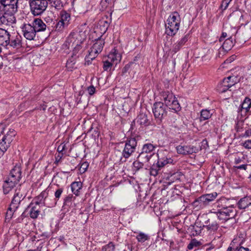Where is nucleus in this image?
<instances>
[{
    "label": "nucleus",
    "mask_w": 251,
    "mask_h": 251,
    "mask_svg": "<svg viewBox=\"0 0 251 251\" xmlns=\"http://www.w3.org/2000/svg\"><path fill=\"white\" fill-rule=\"evenodd\" d=\"M180 17L178 12H174L170 15L165 24L166 33L171 36L175 35L179 28Z\"/></svg>",
    "instance_id": "f257e3e1"
},
{
    "label": "nucleus",
    "mask_w": 251,
    "mask_h": 251,
    "mask_svg": "<svg viewBox=\"0 0 251 251\" xmlns=\"http://www.w3.org/2000/svg\"><path fill=\"white\" fill-rule=\"evenodd\" d=\"M85 38L82 36L81 34L71 33L63 44L62 49L65 50H69L71 47L87 45V44L85 43Z\"/></svg>",
    "instance_id": "f03ea898"
},
{
    "label": "nucleus",
    "mask_w": 251,
    "mask_h": 251,
    "mask_svg": "<svg viewBox=\"0 0 251 251\" xmlns=\"http://www.w3.org/2000/svg\"><path fill=\"white\" fill-rule=\"evenodd\" d=\"M161 99L163 100L166 106L170 109L179 111L181 109L179 103L173 93L168 91H164L160 93Z\"/></svg>",
    "instance_id": "7ed1b4c3"
},
{
    "label": "nucleus",
    "mask_w": 251,
    "mask_h": 251,
    "mask_svg": "<svg viewBox=\"0 0 251 251\" xmlns=\"http://www.w3.org/2000/svg\"><path fill=\"white\" fill-rule=\"evenodd\" d=\"M137 138H138V136L130 138L126 140L124 149L122 152L123 157L121 158V161L126 162V159L128 158L135 152L137 145Z\"/></svg>",
    "instance_id": "20e7f679"
},
{
    "label": "nucleus",
    "mask_w": 251,
    "mask_h": 251,
    "mask_svg": "<svg viewBox=\"0 0 251 251\" xmlns=\"http://www.w3.org/2000/svg\"><path fill=\"white\" fill-rule=\"evenodd\" d=\"M29 4L31 13L34 16L43 14L48 6L47 0H29Z\"/></svg>",
    "instance_id": "39448f33"
},
{
    "label": "nucleus",
    "mask_w": 251,
    "mask_h": 251,
    "mask_svg": "<svg viewBox=\"0 0 251 251\" xmlns=\"http://www.w3.org/2000/svg\"><path fill=\"white\" fill-rule=\"evenodd\" d=\"M104 43V40L101 38H99L95 40V43L90 48V50H89V54L85 58L88 64L89 63L90 60H93L101 52Z\"/></svg>",
    "instance_id": "423d86ee"
},
{
    "label": "nucleus",
    "mask_w": 251,
    "mask_h": 251,
    "mask_svg": "<svg viewBox=\"0 0 251 251\" xmlns=\"http://www.w3.org/2000/svg\"><path fill=\"white\" fill-rule=\"evenodd\" d=\"M216 192L211 194L203 195L197 199L193 202V205L198 208H201L207 205L211 201H214L217 197Z\"/></svg>",
    "instance_id": "0eeeda50"
},
{
    "label": "nucleus",
    "mask_w": 251,
    "mask_h": 251,
    "mask_svg": "<svg viewBox=\"0 0 251 251\" xmlns=\"http://www.w3.org/2000/svg\"><path fill=\"white\" fill-rule=\"evenodd\" d=\"M19 0H1V5L3 7L5 14L13 15L18 11Z\"/></svg>",
    "instance_id": "6e6552de"
},
{
    "label": "nucleus",
    "mask_w": 251,
    "mask_h": 251,
    "mask_svg": "<svg viewBox=\"0 0 251 251\" xmlns=\"http://www.w3.org/2000/svg\"><path fill=\"white\" fill-rule=\"evenodd\" d=\"M121 58L120 54L118 53L116 50L111 51L107 56V58L103 61V69L104 71H108L110 70L111 67L115 62L116 64L120 61Z\"/></svg>",
    "instance_id": "1a4fd4ad"
},
{
    "label": "nucleus",
    "mask_w": 251,
    "mask_h": 251,
    "mask_svg": "<svg viewBox=\"0 0 251 251\" xmlns=\"http://www.w3.org/2000/svg\"><path fill=\"white\" fill-rule=\"evenodd\" d=\"M240 81V79L236 76H229L225 78L222 82L218 86L221 92L224 93L228 90L232 86H234Z\"/></svg>",
    "instance_id": "9d476101"
},
{
    "label": "nucleus",
    "mask_w": 251,
    "mask_h": 251,
    "mask_svg": "<svg viewBox=\"0 0 251 251\" xmlns=\"http://www.w3.org/2000/svg\"><path fill=\"white\" fill-rule=\"evenodd\" d=\"M166 107L162 102H158L154 103L152 107V112L155 118L161 121L164 116L166 115Z\"/></svg>",
    "instance_id": "9b49d317"
},
{
    "label": "nucleus",
    "mask_w": 251,
    "mask_h": 251,
    "mask_svg": "<svg viewBox=\"0 0 251 251\" xmlns=\"http://www.w3.org/2000/svg\"><path fill=\"white\" fill-rule=\"evenodd\" d=\"M26 194L25 191L20 186L15 189V193L11 204L14 208H18L21 202L25 199Z\"/></svg>",
    "instance_id": "f8f14e48"
},
{
    "label": "nucleus",
    "mask_w": 251,
    "mask_h": 251,
    "mask_svg": "<svg viewBox=\"0 0 251 251\" xmlns=\"http://www.w3.org/2000/svg\"><path fill=\"white\" fill-rule=\"evenodd\" d=\"M16 131L12 128L7 129L4 127L3 125H0V137L1 136L6 139L7 143L12 142L16 135Z\"/></svg>",
    "instance_id": "ddd939ff"
},
{
    "label": "nucleus",
    "mask_w": 251,
    "mask_h": 251,
    "mask_svg": "<svg viewBox=\"0 0 251 251\" xmlns=\"http://www.w3.org/2000/svg\"><path fill=\"white\" fill-rule=\"evenodd\" d=\"M22 28L23 35L26 39L31 40L35 37L36 32L32 24H25Z\"/></svg>",
    "instance_id": "4468645a"
},
{
    "label": "nucleus",
    "mask_w": 251,
    "mask_h": 251,
    "mask_svg": "<svg viewBox=\"0 0 251 251\" xmlns=\"http://www.w3.org/2000/svg\"><path fill=\"white\" fill-rule=\"evenodd\" d=\"M21 168L20 165H16L11 170L7 179L18 183L21 178Z\"/></svg>",
    "instance_id": "2eb2a0df"
},
{
    "label": "nucleus",
    "mask_w": 251,
    "mask_h": 251,
    "mask_svg": "<svg viewBox=\"0 0 251 251\" xmlns=\"http://www.w3.org/2000/svg\"><path fill=\"white\" fill-rule=\"evenodd\" d=\"M176 150L178 154L183 155L191 154L197 152L199 150L196 147L191 145H179L176 147Z\"/></svg>",
    "instance_id": "dca6fc26"
},
{
    "label": "nucleus",
    "mask_w": 251,
    "mask_h": 251,
    "mask_svg": "<svg viewBox=\"0 0 251 251\" xmlns=\"http://www.w3.org/2000/svg\"><path fill=\"white\" fill-rule=\"evenodd\" d=\"M20 36H16L15 37H9V41L6 49H9V48L13 49H19L22 47V40Z\"/></svg>",
    "instance_id": "f3484780"
},
{
    "label": "nucleus",
    "mask_w": 251,
    "mask_h": 251,
    "mask_svg": "<svg viewBox=\"0 0 251 251\" xmlns=\"http://www.w3.org/2000/svg\"><path fill=\"white\" fill-rule=\"evenodd\" d=\"M31 24L36 32L44 31L47 29V25L40 18H36L34 19Z\"/></svg>",
    "instance_id": "a211bd4d"
},
{
    "label": "nucleus",
    "mask_w": 251,
    "mask_h": 251,
    "mask_svg": "<svg viewBox=\"0 0 251 251\" xmlns=\"http://www.w3.org/2000/svg\"><path fill=\"white\" fill-rule=\"evenodd\" d=\"M10 34L6 30L0 28V45L7 47Z\"/></svg>",
    "instance_id": "6ab92c4d"
},
{
    "label": "nucleus",
    "mask_w": 251,
    "mask_h": 251,
    "mask_svg": "<svg viewBox=\"0 0 251 251\" xmlns=\"http://www.w3.org/2000/svg\"><path fill=\"white\" fill-rule=\"evenodd\" d=\"M156 145H154L151 143H148L144 144L142 146L141 151L144 153L151 155L153 156L154 155V151L156 148Z\"/></svg>",
    "instance_id": "aec40b11"
},
{
    "label": "nucleus",
    "mask_w": 251,
    "mask_h": 251,
    "mask_svg": "<svg viewBox=\"0 0 251 251\" xmlns=\"http://www.w3.org/2000/svg\"><path fill=\"white\" fill-rule=\"evenodd\" d=\"M28 208L30 209L29 211L30 217L32 219L37 218L40 212L39 204H35L34 205V203L32 202L29 204Z\"/></svg>",
    "instance_id": "412c9836"
},
{
    "label": "nucleus",
    "mask_w": 251,
    "mask_h": 251,
    "mask_svg": "<svg viewBox=\"0 0 251 251\" xmlns=\"http://www.w3.org/2000/svg\"><path fill=\"white\" fill-rule=\"evenodd\" d=\"M17 184L18 183L16 182L6 179L5 181H4L2 186L4 194H8L16 186Z\"/></svg>",
    "instance_id": "4be33fe9"
},
{
    "label": "nucleus",
    "mask_w": 251,
    "mask_h": 251,
    "mask_svg": "<svg viewBox=\"0 0 251 251\" xmlns=\"http://www.w3.org/2000/svg\"><path fill=\"white\" fill-rule=\"evenodd\" d=\"M205 223L206 225L203 226V227L205 228L210 233L215 232L219 226L216 222L212 221L210 219H208Z\"/></svg>",
    "instance_id": "5701e85b"
},
{
    "label": "nucleus",
    "mask_w": 251,
    "mask_h": 251,
    "mask_svg": "<svg viewBox=\"0 0 251 251\" xmlns=\"http://www.w3.org/2000/svg\"><path fill=\"white\" fill-rule=\"evenodd\" d=\"M216 204L217 207L219 208V209H223L232 207L229 200L225 198H221L218 200L217 201Z\"/></svg>",
    "instance_id": "b1692460"
},
{
    "label": "nucleus",
    "mask_w": 251,
    "mask_h": 251,
    "mask_svg": "<svg viewBox=\"0 0 251 251\" xmlns=\"http://www.w3.org/2000/svg\"><path fill=\"white\" fill-rule=\"evenodd\" d=\"M251 107V100L248 97H246L239 108L238 112H241V114H242V112L243 110H245V113H246L249 111Z\"/></svg>",
    "instance_id": "393cba45"
},
{
    "label": "nucleus",
    "mask_w": 251,
    "mask_h": 251,
    "mask_svg": "<svg viewBox=\"0 0 251 251\" xmlns=\"http://www.w3.org/2000/svg\"><path fill=\"white\" fill-rule=\"evenodd\" d=\"M238 207L240 209H245L251 204V198L250 197H245L238 201Z\"/></svg>",
    "instance_id": "a878e982"
},
{
    "label": "nucleus",
    "mask_w": 251,
    "mask_h": 251,
    "mask_svg": "<svg viewBox=\"0 0 251 251\" xmlns=\"http://www.w3.org/2000/svg\"><path fill=\"white\" fill-rule=\"evenodd\" d=\"M158 155V161L157 164L160 168H162L168 164H171L173 162V160L171 158L167 157H161L159 154Z\"/></svg>",
    "instance_id": "bb28decb"
},
{
    "label": "nucleus",
    "mask_w": 251,
    "mask_h": 251,
    "mask_svg": "<svg viewBox=\"0 0 251 251\" xmlns=\"http://www.w3.org/2000/svg\"><path fill=\"white\" fill-rule=\"evenodd\" d=\"M218 210L224 214L226 215L227 217H229L230 218L231 221H232L233 223L235 222L234 216H235L236 213L235 211L233 210V208L232 207L223 209H218Z\"/></svg>",
    "instance_id": "cd10ccee"
},
{
    "label": "nucleus",
    "mask_w": 251,
    "mask_h": 251,
    "mask_svg": "<svg viewBox=\"0 0 251 251\" xmlns=\"http://www.w3.org/2000/svg\"><path fill=\"white\" fill-rule=\"evenodd\" d=\"M137 123L140 125L147 126L149 125L147 116L144 113H140L136 118Z\"/></svg>",
    "instance_id": "c85d7f7f"
},
{
    "label": "nucleus",
    "mask_w": 251,
    "mask_h": 251,
    "mask_svg": "<svg viewBox=\"0 0 251 251\" xmlns=\"http://www.w3.org/2000/svg\"><path fill=\"white\" fill-rule=\"evenodd\" d=\"M73 48V56L78 57L79 55L84 51L86 48V45H80L78 46L71 47Z\"/></svg>",
    "instance_id": "c756f323"
},
{
    "label": "nucleus",
    "mask_w": 251,
    "mask_h": 251,
    "mask_svg": "<svg viewBox=\"0 0 251 251\" xmlns=\"http://www.w3.org/2000/svg\"><path fill=\"white\" fill-rule=\"evenodd\" d=\"M82 188V183L80 182H74L71 184L72 192L75 195H79L80 190Z\"/></svg>",
    "instance_id": "7c9ffc66"
},
{
    "label": "nucleus",
    "mask_w": 251,
    "mask_h": 251,
    "mask_svg": "<svg viewBox=\"0 0 251 251\" xmlns=\"http://www.w3.org/2000/svg\"><path fill=\"white\" fill-rule=\"evenodd\" d=\"M51 6L56 9L60 10L63 7V2L62 0H47Z\"/></svg>",
    "instance_id": "2f4dec72"
},
{
    "label": "nucleus",
    "mask_w": 251,
    "mask_h": 251,
    "mask_svg": "<svg viewBox=\"0 0 251 251\" xmlns=\"http://www.w3.org/2000/svg\"><path fill=\"white\" fill-rule=\"evenodd\" d=\"M151 157L152 156H151V155H149L141 151L138 155L137 158L146 164L147 167H149V166L148 165V163Z\"/></svg>",
    "instance_id": "473e14b6"
},
{
    "label": "nucleus",
    "mask_w": 251,
    "mask_h": 251,
    "mask_svg": "<svg viewBox=\"0 0 251 251\" xmlns=\"http://www.w3.org/2000/svg\"><path fill=\"white\" fill-rule=\"evenodd\" d=\"M136 239L138 242L143 243L147 241H149L150 239V236L147 234L140 232L136 235Z\"/></svg>",
    "instance_id": "72a5a7b5"
},
{
    "label": "nucleus",
    "mask_w": 251,
    "mask_h": 251,
    "mask_svg": "<svg viewBox=\"0 0 251 251\" xmlns=\"http://www.w3.org/2000/svg\"><path fill=\"white\" fill-rule=\"evenodd\" d=\"M11 142H9L7 143L6 139H4L3 137H1L0 140V151L3 153L5 152L10 146Z\"/></svg>",
    "instance_id": "f704fd0d"
},
{
    "label": "nucleus",
    "mask_w": 251,
    "mask_h": 251,
    "mask_svg": "<svg viewBox=\"0 0 251 251\" xmlns=\"http://www.w3.org/2000/svg\"><path fill=\"white\" fill-rule=\"evenodd\" d=\"M48 194L46 191H43L39 196L36 197L33 201L35 204H40L48 197Z\"/></svg>",
    "instance_id": "c9c22d12"
},
{
    "label": "nucleus",
    "mask_w": 251,
    "mask_h": 251,
    "mask_svg": "<svg viewBox=\"0 0 251 251\" xmlns=\"http://www.w3.org/2000/svg\"><path fill=\"white\" fill-rule=\"evenodd\" d=\"M233 42L231 38L226 39L223 44L222 47L226 51L229 50L233 46Z\"/></svg>",
    "instance_id": "e433bc0d"
},
{
    "label": "nucleus",
    "mask_w": 251,
    "mask_h": 251,
    "mask_svg": "<svg viewBox=\"0 0 251 251\" xmlns=\"http://www.w3.org/2000/svg\"><path fill=\"white\" fill-rule=\"evenodd\" d=\"M14 206H12L10 204L9 207L8 208L6 214H5V222H9L12 218L14 212L17 208H14Z\"/></svg>",
    "instance_id": "4c0bfd02"
},
{
    "label": "nucleus",
    "mask_w": 251,
    "mask_h": 251,
    "mask_svg": "<svg viewBox=\"0 0 251 251\" xmlns=\"http://www.w3.org/2000/svg\"><path fill=\"white\" fill-rule=\"evenodd\" d=\"M70 20V15L66 11H61L60 13V21L63 23H65L67 25H68L69 22Z\"/></svg>",
    "instance_id": "58836bf2"
},
{
    "label": "nucleus",
    "mask_w": 251,
    "mask_h": 251,
    "mask_svg": "<svg viewBox=\"0 0 251 251\" xmlns=\"http://www.w3.org/2000/svg\"><path fill=\"white\" fill-rule=\"evenodd\" d=\"M161 168L156 163V164H153L150 168V174L154 176H156L159 173L161 170Z\"/></svg>",
    "instance_id": "ea45409f"
},
{
    "label": "nucleus",
    "mask_w": 251,
    "mask_h": 251,
    "mask_svg": "<svg viewBox=\"0 0 251 251\" xmlns=\"http://www.w3.org/2000/svg\"><path fill=\"white\" fill-rule=\"evenodd\" d=\"M212 114L210 110L207 109H203L201 111V121L206 120L211 117Z\"/></svg>",
    "instance_id": "a19ab883"
},
{
    "label": "nucleus",
    "mask_w": 251,
    "mask_h": 251,
    "mask_svg": "<svg viewBox=\"0 0 251 251\" xmlns=\"http://www.w3.org/2000/svg\"><path fill=\"white\" fill-rule=\"evenodd\" d=\"M201 245L199 241H197L196 239H192L189 244L187 246V249L189 250H192L194 248L198 247Z\"/></svg>",
    "instance_id": "79ce46f5"
},
{
    "label": "nucleus",
    "mask_w": 251,
    "mask_h": 251,
    "mask_svg": "<svg viewBox=\"0 0 251 251\" xmlns=\"http://www.w3.org/2000/svg\"><path fill=\"white\" fill-rule=\"evenodd\" d=\"M115 245L112 242H109L108 244L103 246L101 251H115Z\"/></svg>",
    "instance_id": "37998d69"
},
{
    "label": "nucleus",
    "mask_w": 251,
    "mask_h": 251,
    "mask_svg": "<svg viewBox=\"0 0 251 251\" xmlns=\"http://www.w3.org/2000/svg\"><path fill=\"white\" fill-rule=\"evenodd\" d=\"M133 165L134 167L137 170H139V169L143 168L144 166L147 167V165L145 164L143 162H142L140 159L137 158L136 161H135Z\"/></svg>",
    "instance_id": "c03bdc74"
},
{
    "label": "nucleus",
    "mask_w": 251,
    "mask_h": 251,
    "mask_svg": "<svg viewBox=\"0 0 251 251\" xmlns=\"http://www.w3.org/2000/svg\"><path fill=\"white\" fill-rule=\"evenodd\" d=\"M217 216L220 220L222 221L223 222H226L229 220H231L230 218L229 217H227L226 215H225L223 213H221L220 211L218 210L217 212Z\"/></svg>",
    "instance_id": "a18cd8bd"
},
{
    "label": "nucleus",
    "mask_w": 251,
    "mask_h": 251,
    "mask_svg": "<svg viewBox=\"0 0 251 251\" xmlns=\"http://www.w3.org/2000/svg\"><path fill=\"white\" fill-rule=\"evenodd\" d=\"M67 26V25H66L65 23H63L59 20L55 25V30L58 31H62L63 29Z\"/></svg>",
    "instance_id": "49530a36"
},
{
    "label": "nucleus",
    "mask_w": 251,
    "mask_h": 251,
    "mask_svg": "<svg viewBox=\"0 0 251 251\" xmlns=\"http://www.w3.org/2000/svg\"><path fill=\"white\" fill-rule=\"evenodd\" d=\"M66 68L69 71H72V69L75 68V62L72 59H69L66 63Z\"/></svg>",
    "instance_id": "de8ad7c7"
},
{
    "label": "nucleus",
    "mask_w": 251,
    "mask_h": 251,
    "mask_svg": "<svg viewBox=\"0 0 251 251\" xmlns=\"http://www.w3.org/2000/svg\"><path fill=\"white\" fill-rule=\"evenodd\" d=\"M237 240V238L234 239L230 243V246L227 248L226 251H236V249H235V244L236 243Z\"/></svg>",
    "instance_id": "09e8293b"
},
{
    "label": "nucleus",
    "mask_w": 251,
    "mask_h": 251,
    "mask_svg": "<svg viewBox=\"0 0 251 251\" xmlns=\"http://www.w3.org/2000/svg\"><path fill=\"white\" fill-rule=\"evenodd\" d=\"M182 47L178 42L176 43L173 45L172 51L175 54L179 51Z\"/></svg>",
    "instance_id": "8fccbe9b"
},
{
    "label": "nucleus",
    "mask_w": 251,
    "mask_h": 251,
    "mask_svg": "<svg viewBox=\"0 0 251 251\" xmlns=\"http://www.w3.org/2000/svg\"><path fill=\"white\" fill-rule=\"evenodd\" d=\"M106 20H104V18L102 19V21H101V24L103 23L104 26H106L108 27L111 22V17L109 18L108 16H105Z\"/></svg>",
    "instance_id": "3c124183"
},
{
    "label": "nucleus",
    "mask_w": 251,
    "mask_h": 251,
    "mask_svg": "<svg viewBox=\"0 0 251 251\" xmlns=\"http://www.w3.org/2000/svg\"><path fill=\"white\" fill-rule=\"evenodd\" d=\"M232 0H223L221 7L223 10H225L227 7L229 2Z\"/></svg>",
    "instance_id": "603ef678"
},
{
    "label": "nucleus",
    "mask_w": 251,
    "mask_h": 251,
    "mask_svg": "<svg viewBox=\"0 0 251 251\" xmlns=\"http://www.w3.org/2000/svg\"><path fill=\"white\" fill-rule=\"evenodd\" d=\"M235 249L236 251H249L250 250L248 248H244L241 246V243L239 244V246L235 245Z\"/></svg>",
    "instance_id": "864d4df0"
},
{
    "label": "nucleus",
    "mask_w": 251,
    "mask_h": 251,
    "mask_svg": "<svg viewBox=\"0 0 251 251\" xmlns=\"http://www.w3.org/2000/svg\"><path fill=\"white\" fill-rule=\"evenodd\" d=\"M189 38V34H187L185 35L183 38L181 39V40L178 42L180 45L183 46L185 43L188 41Z\"/></svg>",
    "instance_id": "5fc2aeb1"
},
{
    "label": "nucleus",
    "mask_w": 251,
    "mask_h": 251,
    "mask_svg": "<svg viewBox=\"0 0 251 251\" xmlns=\"http://www.w3.org/2000/svg\"><path fill=\"white\" fill-rule=\"evenodd\" d=\"M66 144L62 143L58 147L57 151L59 153H62L66 150Z\"/></svg>",
    "instance_id": "6e6d98bb"
},
{
    "label": "nucleus",
    "mask_w": 251,
    "mask_h": 251,
    "mask_svg": "<svg viewBox=\"0 0 251 251\" xmlns=\"http://www.w3.org/2000/svg\"><path fill=\"white\" fill-rule=\"evenodd\" d=\"M204 126H209V128H208V130L211 131V130H212L214 129V125L213 124V122H210V121H207L206 122L205 124H204Z\"/></svg>",
    "instance_id": "4d7b16f0"
},
{
    "label": "nucleus",
    "mask_w": 251,
    "mask_h": 251,
    "mask_svg": "<svg viewBox=\"0 0 251 251\" xmlns=\"http://www.w3.org/2000/svg\"><path fill=\"white\" fill-rule=\"evenodd\" d=\"M243 146L248 149H251V140H248L244 142Z\"/></svg>",
    "instance_id": "13d9d810"
},
{
    "label": "nucleus",
    "mask_w": 251,
    "mask_h": 251,
    "mask_svg": "<svg viewBox=\"0 0 251 251\" xmlns=\"http://www.w3.org/2000/svg\"><path fill=\"white\" fill-rule=\"evenodd\" d=\"M87 91L90 95H93L96 91V89L94 86L91 85L87 88Z\"/></svg>",
    "instance_id": "bf43d9fd"
},
{
    "label": "nucleus",
    "mask_w": 251,
    "mask_h": 251,
    "mask_svg": "<svg viewBox=\"0 0 251 251\" xmlns=\"http://www.w3.org/2000/svg\"><path fill=\"white\" fill-rule=\"evenodd\" d=\"M63 153H59L58 152V155H55V163L57 164L61 160L62 157H63Z\"/></svg>",
    "instance_id": "052dcab7"
},
{
    "label": "nucleus",
    "mask_w": 251,
    "mask_h": 251,
    "mask_svg": "<svg viewBox=\"0 0 251 251\" xmlns=\"http://www.w3.org/2000/svg\"><path fill=\"white\" fill-rule=\"evenodd\" d=\"M63 192V188L58 189L55 192L54 195L56 199H59Z\"/></svg>",
    "instance_id": "680f3d73"
},
{
    "label": "nucleus",
    "mask_w": 251,
    "mask_h": 251,
    "mask_svg": "<svg viewBox=\"0 0 251 251\" xmlns=\"http://www.w3.org/2000/svg\"><path fill=\"white\" fill-rule=\"evenodd\" d=\"M6 21L5 17L2 14H0V25L4 24Z\"/></svg>",
    "instance_id": "e2e57ef3"
},
{
    "label": "nucleus",
    "mask_w": 251,
    "mask_h": 251,
    "mask_svg": "<svg viewBox=\"0 0 251 251\" xmlns=\"http://www.w3.org/2000/svg\"><path fill=\"white\" fill-rule=\"evenodd\" d=\"M247 166H248V165H247V164H243V165H241L235 166V167L236 168H237V169H240V170L242 169V170H246L247 169Z\"/></svg>",
    "instance_id": "0e129e2a"
},
{
    "label": "nucleus",
    "mask_w": 251,
    "mask_h": 251,
    "mask_svg": "<svg viewBox=\"0 0 251 251\" xmlns=\"http://www.w3.org/2000/svg\"><path fill=\"white\" fill-rule=\"evenodd\" d=\"M194 228L195 229L196 234H200L201 233V229L198 226H194Z\"/></svg>",
    "instance_id": "69168bd1"
},
{
    "label": "nucleus",
    "mask_w": 251,
    "mask_h": 251,
    "mask_svg": "<svg viewBox=\"0 0 251 251\" xmlns=\"http://www.w3.org/2000/svg\"><path fill=\"white\" fill-rule=\"evenodd\" d=\"M251 136V130H247L244 135L245 137H249Z\"/></svg>",
    "instance_id": "338daca9"
},
{
    "label": "nucleus",
    "mask_w": 251,
    "mask_h": 251,
    "mask_svg": "<svg viewBox=\"0 0 251 251\" xmlns=\"http://www.w3.org/2000/svg\"><path fill=\"white\" fill-rule=\"evenodd\" d=\"M130 65L129 64L126 65L123 69V73H126L129 69Z\"/></svg>",
    "instance_id": "774afa93"
}]
</instances>
